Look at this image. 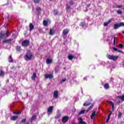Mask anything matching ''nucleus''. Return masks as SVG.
I'll return each mask as SVG.
<instances>
[{
  "mask_svg": "<svg viewBox=\"0 0 124 124\" xmlns=\"http://www.w3.org/2000/svg\"><path fill=\"white\" fill-rule=\"evenodd\" d=\"M116 40H117V37H114V40H113V45H116Z\"/></svg>",
  "mask_w": 124,
  "mask_h": 124,
  "instance_id": "2f4dec72",
  "label": "nucleus"
},
{
  "mask_svg": "<svg viewBox=\"0 0 124 124\" xmlns=\"http://www.w3.org/2000/svg\"><path fill=\"white\" fill-rule=\"evenodd\" d=\"M122 117V113L121 112H119L118 114V117L121 118Z\"/></svg>",
  "mask_w": 124,
  "mask_h": 124,
  "instance_id": "de8ad7c7",
  "label": "nucleus"
},
{
  "mask_svg": "<svg viewBox=\"0 0 124 124\" xmlns=\"http://www.w3.org/2000/svg\"><path fill=\"white\" fill-rule=\"evenodd\" d=\"M66 10H69V9H70V6H69L68 5H66Z\"/></svg>",
  "mask_w": 124,
  "mask_h": 124,
  "instance_id": "4c0bfd02",
  "label": "nucleus"
},
{
  "mask_svg": "<svg viewBox=\"0 0 124 124\" xmlns=\"http://www.w3.org/2000/svg\"><path fill=\"white\" fill-rule=\"evenodd\" d=\"M119 25V23L114 24V30H117L118 28L120 27Z\"/></svg>",
  "mask_w": 124,
  "mask_h": 124,
  "instance_id": "f3484780",
  "label": "nucleus"
},
{
  "mask_svg": "<svg viewBox=\"0 0 124 124\" xmlns=\"http://www.w3.org/2000/svg\"><path fill=\"white\" fill-rule=\"evenodd\" d=\"M93 107V106H92L91 107H90L88 109L86 110V112H89V111H90V110H91V109H92Z\"/></svg>",
  "mask_w": 124,
  "mask_h": 124,
  "instance_id": "e433bc0d",
  "label": "nucleus"
},
{
  "mask_svg": "<svg viewBox=\"0 0 124 124\" xmlns=\"http://www.w3.org/2000/svg\"><path fill=\"white\" fill-rule=\"evenodd\" d=\"M68 32H69V30H68V29H64L62 31V33L64 34V35L67 34Z\"/></svg>",
  "mask_w": 124,
  "mask_h": 124,
  "instance_id": "9d476101",
  "label": "nucleus"
},
{
  "mask_svg": "<svg viewBox=\"0 0 124 124\" xmlns=\"http://www.w3.org/2000/svg\"><path fill=\"white\" fill-rule=\"evenodd\" d=\"M118 98H120V99H121L122 100V101H124V95H119L118 96Z\"/></svg>",
  "mask_w": 124,
  "mask_h": 124,
  "instance_id": "5701e85b",
  "label": "nucleus"
},
{
  "mask_svg": "<svg viewBox=\"0 0 124 124\" xmlns=\"http://www.w3.org/2000/svg\"><path fill=\"white\" fill-rule=\"evenodd\" d=\"M29 44L30 41L29 40H25L22 42V46H23V47H27L29 46Z\"/></svg>",
  "mask_w": 124,
  "mask_h": 124,
  "instance_id": "20e7f679",
  "label": "nucleus"
},
{
  "mask_svg": "<svg viewBox=\"0 0 124 124\" xmlns=\"http://www.w3.org/2000/svg\"><path fill=\"white\" fill-rule=\"evenodd\" d=\"M32 120H34L35 119H36V115H34L32 117Z\"/></svg>",
  "mask_w": 124,
  "mask_h": 124,
  "instance_id": "49530a36",
  "label": "nucleus"
},
{
  "mask_svg": "<svg viewBox=\"0 0 124 124\" xmlns=\"http://www.w3.org/2000/svg\"><path fill=\"white\" fill-rule=\"evenodd\" d=\"M35 78H36V74L33 73V75L31 76V79L32 80H35Z\"/></svg>",
  "mask_w": 124,
  "mask_h": 124,
  "instance_id": "dca6fc26",
  "label": "nucleus"
},
{
  "mask_svg": "<svg viewBox=\"0 0 124 124\" xmlns=\"http://www.w3.org/2000/svg\"><path fill=\"white\" fill-rule=\"evenodd\" d=\"M53 109H54V107H49L47 109V112L52 113L53 112Z\"/></svg>",
  "mask_w": 124,
  "mask_h": 124,
  "instance_id": "1a4fd4ad",
  "label": "nucleus"
},
{
  "mask_svg": "<svg viewBox=\"0 0 124 124\" xmlns=\"http://www.w3.org/2000/svg\"><path fill=\"white\" fill-rule=\"evenodd\" d=\"M117 52H118V53H124V52H123V51H122L121 50H119V49H118Z\"/></svg>",
  "mask_w": 124,
  "mask_h": 124,
  "instance_id": "09e8293b",
  "label": "nucleus"
},
{
  "mask_svg": "<svg viewBox=\"0 0 124 124\" xmlns=\"http://www.w3.org/2000/svg\"><path fill=\"white\" fill-rule=\"evenodd\" d=\"M119 48H123V47H124V45H123V44H120L119 45Z\"/></svg>",
  "mask_w": 124,
  "mask_h": 124,
  "instance_id": "ea45409f",
  "label": "nucleus"
},
{
  "mask_svg": "<svg viewBox=\"0 0 124 124\" xmlns=\"http://www.w3.org/2000/svg\"><path fill=\"white\" fill-rule=\"evenodd\" d=\"M111 20L109 19L108 20V22H105L104 24V27H107V26H108V25H109V24H110V23H111Z\"/></svg>",
  "mask_w": 124,
  "mask_h": 124,
  "instance_id": "9b49d317",
  "label": "nucleus"
},
{
  "mask_svg": "<svg viewBox=\"0 0 124 124\" xmlns=\"http://www.w3.org/2000/svg\"><path fill=\"white\" fill-rule=\"evenodd\" d=\"M55 34V31H54V30H53L52 29H50L49 31L50 35H53V34Z\"/></svg>",
  "mask_w": 124,
  "mask_h": 124,
  "instance_id": "4468645a",
  "label": "nucleus"
},
{
  "mask_svg": "<svg viewBox=\"0 0 124 124\" xmlns=\"http://www.w3.org/2000/svg\"><path fill=\"white\" fill-rule=\"evenodd\" d=\"M113 50H114V51H116L118 52V49H117V48H116V47H113Z\"/></svg>",
  "mask_w": 124,
  "mask_h": 124,
  "instance_id": "8fccbe9b",
  "label": "nucleus"
},
{
  "mask_svg": "<svg viewBox=\"0 0 124 124\" xmlns=\"http://www.w3.org/2000/svg\"><path fill=\"white\" fill-rule=\"evenodd\" d=\"M69 3H70V4H71V5H73V4H74V3L73 2V1L72 0H71Z\"/></svg>",
  "mask_w": 124,
  "mask_h": 124,
  "instance_id": "58836bf2",
  "label": "nucleus"
},
{
  "mask_svg": "<svg viewBox=\"0 0 124 124\" xmlns=\"http://www.w3.org/2000/svg\"><path fill=\"white\" fill-rule=\"evenodd\" d=\"M52 59H46V63H52Z\"/></svg>",
  "mask_w": 124,
  "mask_h": 124,
  "instance_id": "aec40b11",
  "label": "nucleus"
},
{
  "mask_svg": "<svg viewBox=\"0 0 124 124\" xmlns=\"http://www.w3.org/2000/svg\"><path fill=\"white\" fill-rule=\"evenodd\" d=\"M36 11H37V12L38 13H39V12H41V8H40V7L37 6L36 8Z\"/></svg>",
  "mask_w": 124,
  "mask_h": 124,
  "instance_id": "412c9836",
  "label": "nucleus"
},
{
  "mask_svg": "<svg viewBox=\"0 0 124 124\" xmlns=\"http://www.w3.org/2000/svg\"><path fill=\"white\" fill-rule=\"evenodd\" d=\"M84 113H85V110H81L79 113V115H82V114H84Z\"/></svg>",
  "mask_w": 124,
  "mask_h": 124,
  "instance_id": "72a5a7b5",
  "label": "nucleus"
},
{
  "mask_svg": "<svg viewBox=\"0 0 124 124\" xmlns=\"http://www.w3.org/2000/svg\"><path fill=\"white\" fill-rule=\"evenodd\" d=\"M13 36H14V37H16V35L15 34H13Z\"/></svg>",
  "mask_w": 124,
  "mask_h": 124,
  "instance_id": "864d4df0",
  "label": "nucleus"
},
{
  "mask_svg": "<svg viewBox=\"0 0 124 124\" xmlns=\"http://www.w3.org/2000/svg\"><path fill=\"white\" fill-rule=\"evenodd\" d=\"M44 26H46L48 25V21L44 20L43 21Z\"/></svg>",
  "mask_w": 124,
  "mask_h": 124,
  "instance_id": "cd10ccee",
  "label": "nucleus"
},
{
  "mask_svg": "<svg viewBox=\"0 0 124 124\" xmlns=\"http://www.w3.org/2000/svg\"><path fill=\"white\" fill-rule=\"evenodd\" d=\"M122 33H123V34H124V31H122Z\"/></svg>",
  "mask_w": 124,
  "mask_h": 124,
  "instance_id": "5fc2aeb1",
  "label": "nucleus"
},
{
  "mask_svg": "<svg viewBox=\"0 0 124 124\" xmlns=\"http://www.w3.org/2000/svg\"><path fill=\"white\" fill-rule=\"evenodd\" d=\"M110 115H108V119L107 120H106V123L107 124V123H108V122H109V121L110 120Z\"/></svg>",
  "mask_w": 124,
  "mask_h": 124,
  "instance_id": "c9c22d12",
  "label": "nucleus"
},
{
  "mask_svg": "<svg viewBox=\"0 0 124 124\" xmlns=\"http://www.w3.org/2000/svg\"><path fill=\"white\" fill-rule=\"evenodd\" d=\"M65 81H66V79L64 78V79H63L61 80V83H63V82H65Z\"/></svg>",
  "mask_w": 124,
  "mask_h": 124,
  "instance_id": "c03bdc74",
  "label": "nucleus"
},
{
  "mask_svg": "<svg viewBox=\"0 0 124 124\" xmlns=\"http://www.w3.org/2000/svg\"><path fill=\"white\" fill-rule=\"evenodd\" d=\"M9 62H13V58H12V56L11 55L9 57Z\"/></svg>",
  "mask_w": 124,
  "mask_h": 124,
  "instance_id": "2eb2a0df",
  "label": "nucleus"
},
{
  "mask_svg": "<svg viewBox=\"0 0 124 124\" xmlns=\"http://www.w3.org/2000/svg\"><path fill=\"white\" fill-rule=\"evenodd\" d=\"M104 88L106 89V90H108V89H109L110 88V86H109V84L106 83L104 85Z\"/></svg>",
  "mask_w": 124,
  "mask_h": 124,
  "instance_id": "6ab92c4d",
  "label": "nucleus"
},
{
  "mask_svg": "<svg viewBox=\"0 0 124 124\" xmlns=\"http://www.w3.org/2000/svg\"><path fill=\"white\" fill-rule=\"evenodd\" d=\"M111 115H112V111H110L109 114H108V116H109V117H111Z\"/></svg>",
  "mask_w": 124,
  "mask_h": 124,
  "instance_id": "3c124183",
  "label": "nucleus"
},
{
  "mask_svg": "<svg viewBox=\"0 0 124 124\" xmlns=\"http://www.w3.org/2000/svg\"><path fill=\"white\" fill-rule=\"evenodd\" d=\"M109 104H110V105H111L112 109L114 110V103H113V102H112V101H110L109 102Z\"/></svg>",
  "mask_w": 124,
  "mask_h": 124,
  "instance_id": "b1692460",
  "label": "nucleus"
},
{
  "mask_svg": "<svg viewBox=\"0 0 124 124\" xmlns=\"http://www.w3.org/2000/svg\"><path fill=\"white\" fill-rule=\"evenodd\" d=\"M16 51H18V52H20V51H21V46H17L16 47Z\"/></svg>",
  "mask_w": 124,
  "mask_h": 124,
  "instance_id": "393cba45",
  "label": "nucleus"
},
{
  "mask_svg": "<svg viewBox=\"0 0 124 124\" xmlns=\"http://www.w3.org/2000/svg\"><path fill=\"white\" fill-rule=\"evenodd\" d=\"M80 26H82L83 27V26H84V23H81Z\"/></svg>",
  "mask_w": 124,
  "mask_h": 124,
  "instance_id": "603ef678",
  "label": "nucleus"
},
{
  "mask_svg": "<svg viewBox=\"0 0 124 124\" xmlns=\"http://www.w3.org/2000/svg\"><path fill=\"white\" fill-rule=\"evenodd\" d=\"M45 77L46 79H52L54 76L52 74H46Z\"/></svg>",
  "mask_w": 124,
  "mask_h": 124,
  "instance_id": "423d86ee",
  "label": "nucleus"
},
{
  "mask_svg": "<svg viewBox=\"0 0 124 124\" xmlns=\"http://www.w3.org/2000/svg\"><path fill=\"white\" fill-rule=\"evenodd\" d=\"M27 121V120L26 119H23L22 121H21V123H26V122Z\"/></svg>",
  "mask_w": 124,
  "mask_h": 124,
  "instance_id": "37998d69",
  "label": "nucleus"
},
{
  "mask_svg": "<svg viewBox=\"0 0 124 124\" xmlns=\"http://www.w3.org/2000/svg\"><path fill=\"white\" fill-rule=\"evenodd\" d=\"M53 13L55 15H57V14H58V12L56 10H54Z\"/></svg>",
  "mask_w": 124,
  "mask_h": 124,
  "instance_id": "a18cd8bd",
  "label": "nucleus"
},
{
  "mask_svg": "<svg viewBox=\"0 0 124 124\" xmlns=\"http://www.w3.org/2000/svg\"><path fill=\"white\" fill-rule=\"evenodd\" d=\"M21 111H14L13 112V114H16V115H19L20 114H21Z\"/></svg>",
  "mask_w": 124,
  "mask_h": 124,
  "instance_id": "c85d7f7f",
  "label": "nucleus"
},
{
  "mask_svg": "<svg viewBox=\"0 0 124 124\" xmlns=\"http://www.w3.org/2000/svg\"><path fill=\"white\" fill-rule=\"evenodd\" d=\"M94 117H95V111H93L91 115V119L93 120V119H94Z\"/></svg>",
  "mask_w": 124,
  "mask_h": 124,
  "instance_id": "ddd939ff",
  "label": "nucleus"
},
{
  "mask_svg": "<svg viewBox=\"0 0 124 124\" xmlns=\"http://www.w3.org/2000/svg\"><path fill=\"white\" fill-rule=\"evenodd\" d=\"M68 120H69V117H68V116H64L62 119V122L63 124H65V123L67 122Z\"/></svg>",
  "mask_w": 124,
  "mask_h": 124,
  "instance_id": "39448f33",
  "label": "nucleus"
},
{
  "mask_svg": "<svg viewBox=\"0 0 124 124\" xmlns=\"http://www.w3.org/2000/svg\"><path fill=\"white\" fill-rule=\"evenodd\" d=\"M117 13H118V14H122V11H121V10L117 11Z\"/></svg>",
  "mask_w": 124,
  "mask_h": 124,
  "instance_id": "79ce46f5",
  "label": "nucleus"
},
{
  "mask_svg": "<svg viewBox=\"0 0 124 124\" xmlns=\"http://www.w3.org/2000/svg\"><path fill=\"white\" fill-rule=\"evenodd\" d=\"M32 58H33V55H32V53L30 51H28L24 56L25 61H31Z\"/></svg>",
  "mask_w": 124,
  "mask_h": 124,
  "instance_id": "f257e3e1",
  "label": "nucleus"
},
{
  "mask_svg": "<svg viewBox=\"0 0 124 124\" xmlns=\"http://www.w3.org/2000/svg\"><path fill=\"white\" fill-rule=\"evenodd\" d=\"M107 57L108 60H111V61H114V62H116L118 59H119V56H114L111 55L109 54L107 55Z\"/></svg>",
  "mask_w": 124,
  "mask_h": 124,
  "instance_id": "7ed1b4c3",
  "label": "nucleus"
},
{
  "mask_svg": "<svg viewBox=\"0 0 124 124\" xmlns=\"http://www.w3.org/2000/svg\"><path fill=\"white\" fill-rule=\"evenodd\" d=\"M123 5H116V7L117 8H121V7H122Z\"/></svg>",
  "mask_w": 124,
  "mask_h": 124,
  "instance_id": "f704fd0d",
  "label": "nucleus"
},
{
  "mask_svg": "<svg viewBox=\"0 0 124 124\" xmlns=\"http://www.w3.org/2000/svg\"><path fill=\"white\" fill-rule=\"evenodd\" d=\"M90 104H91V103H88V102L85 103L84 104V106H89V105H90Z\"/></svg>",
  "mask_w": 124,
  "mask_h": 124,
  "instance_id": "7c9ffc66",
  "label": "nucleus"
},
{
  "mask_svg": "<svg viewBox=\"0 0 124 124\" xmlns=\"http://www.w3.org/2000/svg\"><path fill=\"white\" fill-rule=\"evenodd\" d=\"M29 28H30V31H31L33 30V29H34V26L33 24H32V23H30Z\"/></svg>",
  "mask_w": 124,
  "mask_h": 124,
  "instance_id": "f8f14e48",
  "label": "nucleus"
},
{
  "mask_svg": "<svg viewBox=\"0 0 124 124\" xmlns=\"http://www.w3.org/2000/svg\"><path fill=\"white\" fill-rule=\"evenodd\" d=\"M61 118V113H58L55 116V119H60Z\"/></svg>",
  "mask_w": 124,
  "mask_h": 124,
  "instance_id": "a878e982",
  "label": "nucleus"
},
{
  "mask_svg": "<svg viewBox=\"0 0 124 124\" xmlns=\"http://www.w3.org/2000/svg\"><path fill=\"white\" fill-rule=\"evenodd\" d=\"M53 96L55 98L58 99L59 97V92L58 91H54L53 93Z\"/></svg>",
  "mask_w": 124,
  "mask_h": 124,
  "instance_id": "0eeeda50",
  "label": "nucleus"
},
{
  "mask_svg": "<svg viewBox=\"0 0 124 124\" xmlns=\"http://www.w3.org/2000/svg\"><path fill=\"white\" fill-rule=\"evenodd\" d=\"M74 58V56L72 55H70L68 56V59H69L70 61L72 60Z\"/></svg>",
  "mask_w": 124,
  "mask_h": 124,
  "instance_id": "4be33fe9",
  "label": "nucleus"
},
{
  "mask_svg": "<svg viewBox=\"0 0 124 124\" xmlns=\"http://www.w3.org/2000/svg\"><path fill=\"white\" fill-rule=\"evenodd\" d=\"M119 26L120 27H124V22H120V23H119Z\"/></svg>",
  "mask_w": 124,
  "mask_h": 124,
  "instance_id": "c756f323",
  "label": "nucleus"
},
{
  "mask_svg": "<svg viewBox=\"0 0 124 124\" xmlns=\"http://www.w3.org/2000/svg\"><path fill=\"white\" fill-rule=\"evenodd\" d=\"M78 124H87V123L83 121V119L79 118H78Z\"/></svg>",
  "mask_w": 124,
  "mask_h": 124,
  "instance_id": "6e6552de",
  "label": "nucleus"
},
{
  "mask_svg": "<svg viewBox=\"0 0 124 124\" xmlns=\"http://www.w3.org/2000/svg\"><path fill=\"white\" fill-rule=\"evenodd\" d=\"M0 76H4V72L3 71H1L0 72Z\"/></svg>",
  "mask_w": 124,
  "mask_h": 124,
  "instance_id": "473e14b6",
  "label": "nucleus"
},
{
  "mask_svg": "<svg viewBox=\"0 0 124 124\" xmlns=\"http://www.w3.org/2000/svg\"><path fill=\"white\" fill-rule=\"evenodd\" d=\"M17 118H18V116H12L11 118V120H12V121H16Z\"/></svg>",
  "mask_w": 124,
  "mask_h": 124,
  "instance_id": "a211bd4d",
  "label": "nucleus"
},
{
  "mask_svg": "<svg viewBox=\"0 0 124 124\" xmlns=\"http://www.w3.org/2000/svg\"><path fill=\"white\" fill-rule=\"evenodd\" d=\"M9 36V32L8 31H1L0 33V38L2 39V38H6Z\"/></svg>",
  "mask_w": 124,
  "mask_h": 124,
  "instance_id": "f03ea898",
  "label": "nucleus"
},
{
  "mask_svg": "<svg viewBox=\"0 0 124 124\" xmlns=\"http://www.w3.org/2000/svg\"><path fill=\"white\" fill-rule=\"evenodd\" d=\"M41 0H33V1L34 2V3H39Z\"/></svg>",
  "mask_w": 124,
  "mask_h": 124,
  "instance_id": "bb28decb",
  "label": "nucleus"
},
{
  "mask_svg": "<svg viewBox=\"0 0 124 124\" xmlns=\"http://www.w3.org/2000/svg\"><path fill=\"white\" fill-rule=\"evenodd\" d=\"M10 40H4V41H3V42H4L5 43H7L9 42V41H10Z\"/></svg>",
  "mask_w": 124,
  "mask_h": 124,
  "instance_id": "a19ab883",
  "label": "nucleus"
}]
</instances>
